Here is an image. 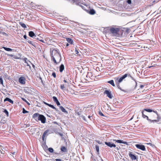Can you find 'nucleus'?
<instances>
[{"label":"nucleus","instance_id":"nucleus-22","mask_svg":"<svg viewBox=\"0 0 161 161\" xmlns=\"http://www.w3.org/2000/svg\"><path fill=\"white\" fill-rule=\"evenodd\" d=\"M64 69V64H61L60 66L59 67V71L60 72H63V70Z\"/></svg>","mask_w":161,"mask_h":161},{"label":"nucleus","instance_id":"nucleus-24","mask_svg":"<svg viewBox=\"0 0 161 161\" xmlns=\"http://www.w3.org/2000/svg\"><path fill=\"white\" fill-rule=\"evenodd\" d=\"M2 48L7 51H11L13 50L12 49L9 48H7L4 47H2Z\"/></svg>","mask_w":161,"mask_h":161},{"label":"nucleus","instance_id":"nucleus-33","mask_svg":"<svg viewBox=\"0 0 161 161\" xmlns=\"http://www.w3.org/2000/svg\"><path fill=\"white\" fill-rule=\"evenodd\" d=\"M48 151L50 153H53L54 151L53 149L51 147L49 148L48 149Z\"/></svg>","mask_w":161,"mask_h":161},{"label":"nucleus","instance_id":"nucleus-1","mask_svg":"<svg viewBox=\"0 0 161 161\" xmlns=\"http://www.w3.org/2000/svg\"><path fill=\"white\" fill-rule=\"evenodd\" d=\"M51 59L56 64L59 63L61 60V55L58 49H53L50 51Z\"/></svg>","mask_w":161,"mask_h":161},{"label":"nucleus","instance_id":"nucleus-47","mask_svg":"<svg viewBox=\"0 0 161 161\" xmlns=\"http://www.w3.org/2000/svg\"><path fill=\"white\" fill-rule=\"evenodd\" d=\"M76 114H77L78 115H80V112H76Z\"/></svg>","mask_w":161,"mask_h":161},{"label":"nucleus","instance_id":"nucleus-35","mask_svg":"<svg viewBox=\"0 0 161 161\" xmlns=\"http://www.w3.org/2000/svg\"><path fill=\"white\" fill-rule=\"evenodd\" d=\"M98 114H99V115H100L101 116H104V115H103V113H102V112L101 111H99Z\"/></svg>","mask_w":161,"mask_h":161},{"label":"nucleus","instance_id":"nucleus-55","mask_svg":"<svg viewBox=\"0 0 161 161\" xmlns=\"http://www.w3.org/2000/svg\"><path fill=\"white\" fill-rule=\"evenodd\" d=\"M44 103L45 104H46V105L48 106V105H49V104L45 102H44Z\"/></svg>","mask_w":161,"mask_h":161},{"label":"nucleus","instance_id":"nucleus-11","mask_svg":"<svg viewBox=\"0 0 161 161\" xmlns=\"http://www.w3.org/2000/svg\"><path fill=\"white\" fill-rule=\"evenodd\" d=\"M19 81L20 84H25V78L24 77H20L19 79Z\"/></svg>","mask_w":161,"mask_h":161},{"label":"nucleus","instance_id":"nucleus-15","mask_svg":"<svg viewBox=\"0 0 161 161\" xmlns=\"http://www.w3.org/2000/svg\"><path fill=\"white\" fill-rule=\"evenodd\" d=\"M114 141H115L116 142L120 143H123L125 144L128 145V143L124 141L123 140H113Z\"/></svg>","mask_w":161,"mask_h":161},{"label":"nucleus","instance_id":"nucleus-61","mask_svg":"<svg viewBox=\"0 0 161 161\" xmlns=\"http://www.w3.org/2000/svg\"><path fill=\"white\" fill-rule=\"evenodd\" d=\"M12 153L13 154H14L15 153V152H14Z\"/></svg>","mask_w":161,"mask_h":161},{"label":"nucleus","instance_id":"nucleus-3","mask_svg":"<svg viewBox=\"0 0 161 161\" xmlns=\"http://www.w3.org/2000/svg\"><path fill=\"white\" fill-rule=\"evenodd\" d=\"M141 113L142 114V116L143 118L144 119L146 118V119L147 120V121L149 122L150 123H158V121H159V120H153L149 119L148 118V117L145 114H146L145 113H144V111H143V110H142V111Z\"/></svg>","mask_w":161,"mask_h":161},{"label":"nucleus","instance_id":"nucleus-52","mask_svg":"<svg viewBox=\"0 0 161 161\" xmlns=\"http://www.w3.org/2000/svg\"><path fill=\"white\" fill-rule=\"evenodd\" d=\"M97 142L98 143H99V144H101L102 143L101 142H100V141H97Z\"/></svg>","mask_w":161,"mask_h":161},{"label":"nucleus","instance_id":"nucleus-36","mask_svg":"<svg viewBox=\"0 0 161 161\" xmlns=\"http://www.w3.org/2000/svg\"><path fill=\"white\" fill-rule=\"evenodd\" d=\"M28 42V43H29L30 44H31L32 45L34 46H35V45L31 41H29Z\"/></svg>","mask_w":161,"mask_h":161},{"label":"nucleus","instance_id":"nucleus-54","mask_svg":"<svg viewBox=\"0 0 161 161\" xmlns=\"http://www.w3.org/2000/svg\"><path fill=\"white\" fill-rule=\"evenodd\" d=\"M24 38L25 39H26L27 38V36L26 35H25L24 36Z\"/></svg>","mask_w":161,"mask_h":161},{"label":"nucleus","instance_id":"nucleus-16","mask_svg":"<svg viewBox=\"0 0 161 161\" xmlns=\"http://www.w3.org/2000/svg\"><path fill=\"white\" fill-rule=\"evenodd\" d=\"M53 101L56 103L58 106H59L60 105V103L59 102L57 98L56 97L53 96Z\"/></svg>","mask_w":161,"mask_h":161},{"label":"nucleus","instance_id":"nucleus-21","mask_svg":"<svg viewBox=\"0 0 161 161\" xmlns=\"http://www.w3.org/2000/svg\"><path fill=\"white\" fill-rule=\"evenodd\" d=\"M61 150L62 152H66L67 150L66 148L64 146H62L61 148Z\"/></svg>","mask_w":161,"mask_h":161},{"label":"nucleus","instance_id":"nucleus-62","mask_svg":"<svg viewBox=\"0 0 161 161\" xmlns=\"http://www.w3.org/2000/svg\"><path fill=\"white\" fill-rule=\"evenodd\" d=\"M80 6L82 7V8H83L84 7L83 6Z\"/></svg>","mask_w":161,"mask_h":161},{"label":"nucleus","instance_id":"nucleus-26","mask_svg":"<svg viewBox=\"0 0 161 161\" xmlns=\"http://www.w3.org/2000/svg\"><path fill=\"white\" fill-rule=\"evenodd\" d=\"M108 83H109L112 86H115V84L114 83V80H111L109 81L108 82Z\"/></svg>","mask_w":161,"mask_h":161},{"label":"nucleus","instance_id":"nucleus-32","mask_svg":"<svg viewBox=\"0 0 161 161\" xmlns=\"http://www.w3.org/2000/svg\"><path fill=\"white\" fill-rule=\"evenodd\" d=\"M3 112L6 114L7 116H8V112L6 109H4Z\"/></svg>","mask_w":161,"mask_h":161},{"label":"nucleus","instance_id":"nucleus-46","mask_svg":"<svg viewBox=\"0 0 161 161\" xmlns=\"http://www.w3.org/2000/svg\"><path fill=\"white\" fill-rule=\"evenodd\" d=\"M131 79H132V80H133L135 82L136 85V80L133 77H131Z\"/></svg>","mask_w":161,"mask_h":161},{"label":"nucleus","instance_id":"nucleus-37","mask_svg":"<svg viewBox=\"0 0 161 161\" xmlns=\"http://www.w3.org/2000/svg\"><path fill=\"white\" fill-rule=\"evenodd\" d=\"M116 83L117 85V86L118 87V88L119 89H120V90H122L121 89V87L119 86V83Z\"/></svg>","mask_w":161,"mask_h":161},{"label":"nucleus","instance_id":"nucleus-19","mask_svg":"<svg viewBox=\"0 0 161 161\" xmlns=\"http://www.w3.org/2000/svg\"><path fill=\"white\" fill-rule=\"evenodd\" d=\"M59 108L62 111V112L66 114H68V112L62 106H59Z\"/></svg>","mask_w":161,"mask_h":161},{"label":"nucleus","instance_id":"nucleus-13","mask_svg":"<svg viewBox=\"0 0 161 161\" xmlns=\"http://www.w3.org/2000/svg\"><path fill=\"white\" fill-rule=\"evenodd\" d=\"M29 35L30 37H32L34 39L36 38V36L35 35L34 32L32 31H30L29 32Z\"/></svg>","mask_w":161,"mask_h":161},{"label":"nucleus","instance_id":"nucleus-6","mask_svg":"<svg viewBox=\"0 0 161 161\" xmlns=\"http://www.w3.org/2000/svg\"><path fill=\"white\" fill-rule=\"evenodd\" d=\"M38 120L41 121L42 123L44 124L46 123V118L43 115L41 114L38 117Z\"/></svg>","mask_w":161,"mask_h":161},{"label":"nucleus","instance_id":"nucleus-17","mask_svg":"<svg viewBox=\"0 0 161 161\" xmlns=\"http://www.w3.org/2000/svg\"><path fill=\"white\" fill-rule=\"evenodd\" d=\"M49 132V130H47L45 131V132L43 133L42 136V140L44 141V138L45 136L46 135V134L47 133Z\"/></svg>","mask_w":161,"mask_h":161},{"label":"nucleus","instance_id":"nucleus-39","mask_svg":"<svg viewBox=\"0 0 161 161\" xmlns=\"http://www.w3.org/2000/svg\"><path fill=\"white\" fill-rule=\"evenodd\" d=\"M0 82L1 84H3V80L1 77H0Z\"/></svg>","mask_w":161,"mask_h":161},{"label":"nucleus","instance_id":"nucleus-27","mask_svg":"<svg viewBox=\"0 0 161 161\" xmlns=\"http://www.w3.org/2000/svg\"><path fill=\"white\" fill-rule=\"evenodd\" d=\"M95 11L93 9H91L89 12V13L93 15L95 14Z\"/></svg>","mask_w":161,"mask_h":161},{"label":"nucleus","instance_id":"nucleus-56","mask_svg":"<svg viewBox=\"0 0 161 161\" xmlns=\"http://www.w3.org/2000/svg\"><path fill=\"white\" fill-rule=\"evenodd\" d=\"M147 144H148V145H150V146H151L152 145V144L151 143H147Z\"/></svg>","mask_w":161,"mask_h":161},{"label":"nucleus","instance_id":"nucleus-10","mask_svg":"<svg viewBox=\"0 0 161 161\" xmlns=\"http://www.w3.org/2000/svg\"><path fill=\"white\" fill-rule=\"evenodd\" d=\"M23 61H24L25 63L27 64V65L29 67V68L30 69H31V67L30 65V64H31V62L29 60H28L26 58H25L23 59Z\"/></svg>","mask_w":161,"mask_h":161},{"label":"nucleus","instance_id":"nucleus-57","mask_svg":"<svg viewBox=\"0 0 161 161\" xmlns=\"http://www.w3.org/2000/svg\"><path fill=\"white\" fill-rule=\"evenodd\" d=\"M29 105H30V104L27 101V102H26Z\"/></svg>","mask_w":161,"mask_h":161},{"label":"nucleus","instance_id":"nucleus-7","mask_svg":"<svg viewBox=\"0 0 161 161\" xmlns=\"http://www.w3.org/2000/svg\"><path fill=\"white\" fill-rule=\"evenodd\" d=\"M129 156L133 161H137V158L134 154L130 152L128 154Z\"/></svg>","mask_w":161,"mask_h":161},{"label":"nucleus","instance_id":"nucleus-59","mask_svg":"<svg viewBox=\"0 0 161 161\" xmlns=\"http://www.w3.org/2000/svg\"><path fill=\"white\" fill-rule=\"evenodd\" d=\"M91 116H88V118L89 119H90V118H91Z\"/></svg>","mask_w":161,"mask_h":161},{"label":"nucleus","instance_id":"nucleus-9","mask_svg":"<svg viewBox=\"0 0 161 161\" xmlns=\"http://www.w3.org/2000/svg\"><path fill=\"white\" fill-rule=\"evenodd\" d=\"M104 94H106L108 97L109 98H112L113 96H112L111 92L109 91L106 90H105L104 92Z\"/></svg>","mask_w":161,"mask_h":161},{"label":"nucleus","instance_id":"nucleus-31","mask_svg":"<svg viewBox=\"0 0 161 161\" xmlns=\"http://www.w3.org/2000/svg\"><path fill=\"white\" fill-rule=\"evenodd\" d=\"M97 152V154H99V147L97 145H96L95 146Z\"/></svg>","mask_w":161,"mask_h":161},{"label":"nucleus","instance_id":"nucleus-34","mask_svg":"<svg viewBox=\"0 0 161 161\" xmlns=\"http://www.w3.org/2000/svg\"><path fill=\"white\" fill-rule=\"evenodd\" d=\"M28 112L24 108H23V111L22 113L23 114H25L26 113H28Z\"/></svg>","mask_w":161,"mask_h":161},{"label":"nucleus","instance_id":"nucleus-28","mask_svg":"<svg viewBox=\"0 0 161 161\" xmlns=\"http://www.w3.org/2000/svg\"><path fill=\"white\" fill-rule=\"evenodd\" d=\"M48 106H49V107H51V108H52L55 109L56 111H58V109H57V108H56L53 105H52V104H49V105H48Z\"/></svg>","mask_w":161,"mask_h":161},{"label":"nucleus","instance_id":"nucleus-38","mask_svg":"<svg viewBox=\"0 0 161 161\" xmlns=\"http://www.w3.org/2000/svg\"><path fill=\"white\" fill-rule=\"evenodd\" d=\"M52 75L54 78H56V73L55 72H53Z\"/></svg>","mask_w":161,"mask_h":161},{"label":"nucleus","instance_id":"nucleus-51","mask_svg":"<svg viewBox=\"0 0 161 161\" xmlns=\"http://www.w3.org/2000/svg\"><path fill=\"white\" fill-rule=\"evenodd\" d=\"M64 81L65 82V83H68V81H67V80H65L64 79Z\"/></svg>","mask_w":161,"mask_h":161},{"label":"nucleus","instance_id":"nucleus-53","mask_svg":"<svg viewBox=\"0 0 161 161\" xmlns=\"http://www.w3.org/2000/svg\"><path fill=\"white\" fill-rule=\"evenodd\" d=\"M31 64H32V66L33 67L34 69H35V65H34V64H32V63Z\"/></svg>","mask_w":161,"mask_h":161},{"label":"nucleus","instance_id":"nucleus-45","mask_svg":"<svg viewBox=\"0 0 161 161\" xmlns=\"http://www.w3.org/2000/svg\"><path fill=\"white\" fill-rule=\"evenodd\" d=\"M22 98V100L23 101H24V102H27V100H26L24 98Z\"/></svg>","mask_w":161,"mask_h":161},{"label":"nucleus","instance_id":"nucleus-8","mask_svg":"<svg viewBox=\"0 0 161 161\" xmlns=\"http://www.w3.org/2000/svg\"><path fill=\"white\" fill-rule=\"evenodd\" d=\"M135 146L137 148L141 150L142 151H145L146 150L145 146L141 144H136L135 145Z\"/></svg>","mask_w":161,"mask_h":161},{"label":"nucleus","instance_id":"nucleus-4","mask_svg":"<svg viewBox=\"0 0 161 161\" xmlns=\"http://www.w3.org/2000/svg\"><path fill=\"white\" fill-rule=\"evenodd\" d=\"M109 30L113 35L115 36L118 33L119 30L117 28L111 27L110 28Z\"/></svg>","mask_w":161,"mask_h":161},{"label":"nucleus","instance_id":"nucleus-44","mask_svg":"<svg viewBox=\"0 0 161 161\" xmlns=\"http://www.w3.org/2000/svg\"><path fill=\"white\" fill-rule=\"evenodd\" d=\"M115 149H116L117 150H119L120 148V147H115Z\"/></svg>","mask_w":161,"mask_h":161},{"label":"nucleus","instance_id":"nucleus-5","mask_svg":"<svg viewBox=\"0 0 161 161\" xmlns=\"http://www.w3.org/2000/svg\"><path fill=\"white\" fill-rule=\"evenodd\" d=\"M127 77V75L125 74L119 78L118 77H115L114 78L115 81L116 83H120L124 79Z\"/></svg>","mask_w":161,"mask_h":161},{"label":"nucleus","instance_id":"nucleus-50","mask_svg":"<svg viewBox=\"0 0 161 161\" xmlns=\"http://www.w3.org/2000/svg\"><path fill=\"white\" fill-rule=\"evenodd\" d=\"M13 57H14V58L15 59H18L19 58L16 56L14 55Z\"/></svg>","mask_w":161,"mask_h":161},{"label":"nucleus","instance_id":"nucleus-18","mask_svg":"<svg viewBox=\"0 0 161 161\" xmlns=\"http://www.w3.org/2000/svg\"><path fill=\"white\" fill-rule=\"evenodd\" d=\"M66 39L67 42L70 44H73V41L71 38H66Z\"/></svg>","mask_w":161,"mask_h":161},{"label":"nucleus","instance_id":"nucleus-41","mask_svg":"<svg viewBox=\"0 0 161 161\" xmlns=\"http://www.w3.org/2000/svg\"><path fill=\"white\" fill-rule=\"evenodd\" d=\"M131 0H128L127 1V3H128V4H130L131 3Z\"/></svg>","mask_w":161,"mask_h":161},{"label":"nucleus","instance_id":"nucleus-23","mask_svg":"<svg viewBox=\"0 0 161 161\" xmlns=\"http://www.w3.org/2000/svg\"><path fill=\"white\" fill-rule=\"evenodd\" d=\"M157 116L155 114H151L150 115V117L152 119H153L155 118L156 116Z\"/></svg>","mask_w":161,"mask_h":161},{"label":"nucleus","instance_id":"nucleus-2","mask_svg":"<svg viewBox=\"0 0 161 161\" xmlns=\"http://www.w3.org/2000/svg\"><path fill=\"white\" fill-rule=\"evenodd\" d=\"M144 111H147L148 112H153L155 114L157 115V119L156 120H158L159 121H158V123L159 122L161 121V117L159 114L158 113L157 111L156 110H154L149 108H145L143 110Z\"/></svg>","mask_w":161,"mask_h":161},{"label":"nucleus","instance_id":"nucleus-48","mask_svg":"<svg viewBox=\"0 0 161 161\" xmlns=\"http://www.w3.org/2000/svg\"><path fill=\"white\" fill-rule=\"evenodd\" d=\"M56 161H61V160L60 159H56Z\"/></svg>","mask_w":161,"mask_h":161},{"label":"nucleus","instance_id":"nucleus-49","mask_svg":"<svg viewBox=\"0 0 161 161\" xmlns=\"http://www.w3.org/2000/svg\"><path fill=\"white\" fill-rule=\"evenodd\" d=\"M81 117H82V119L84 120H85V117L83 116V115H82L81 116Z\"/></svg>","mask_w":161,"mask_h":161},{"label":"nucleus","instance_id":"nucleus-12","mask_svg":"<svg viewBox=\"0 0 161 161\" xmlns=\"http://www.w3.org/2000/svg\"><path fill=\"white\" fill-rule=\"evenodd\" d=\"M105 143L108 146L110 147H116V145L115 144L110 142H105Z\"/></svg>","mask_w":161,"mask_h":161},{"label":"nucleus","instance_id":"nucleus-29","mask_svg":"<svg viewBox=\"0 0 161 161\" xmlns=\"http://www.w3.org/2000/svg\"><path fill=\"white\" fill-rule=\"evenodd\" d=\"M60 88L63 90H65L66 89L65 86H64V84L61 85L60 86Z\"/></svg>","mask_w":161,"mask_h":161},{"label":"nucleus","instance_id":"nucleus-40","mask_svg":"<svg viewBox=\"0 0 161 161\" xmlns=\"http://www.w3.org/2000/svg\"><path fill=\"white\" fill-rule=\"evenodd\" d=\"M125 75H127V77H130L131 78L132 77L130 74H125Z\"/></svg>","mask_w":161,"mask_h":161},{"label":"nucleus","instance_id":"nucleus-20","mask_svg":"<svg viewBox=\"0 0 161 161\" xmlns=\"http://www.w3.org/2000/svg\"><path fill=\"white\" fill-rule=\"evenodd\" d=\"M6 101H8L10 103H11L12 104L13 103V101L11 99L9 98L6 97V98L4 99V101L5 102Z\"/></svg>","mask_w":161,"mask_h":161},{"label":"nucleus","instance_id":"nucleus-42","mask_svg":"<svg viewBox=\"0 0 161 161\" xmlns=\"http://www.w3.org/2000/svg\"><path fill=\"white\" fill-rule=\"evenodd\" d=\"M75 53L76 54H78L79 53V52L77 50L76 48H75Z\"/></svg>","mask_w":161,"mask_h":161},{"label":"nucleus","instance_id":"nucleus-43","mask_svg":"<svg viewBox=\"0 0 161 161\" xmlns=\"http://www.w3.org/2000/svg\"><path fill=\"white\" fill-rule=\"evenodd\" d=\"M7 55L8 56H10V57H13L14 56V55H13V54H8Z\"/></svg>","mask_w":161,"mask_h":161},{"label":"nucleus","instance_id":"nucleus-14","mask_svg":"<svg viewBox=\"0 0 161 161\" xmlns=\"http://www.w3.org/2000/svg\"><path fill=\"white\" fill-rule=\"evenodd\" d=\"M41 114L37 113H36L33 114V118L36 121H37L38 119V117Z\"/></svg>","mask_w":161,"mask_h":161},{"label":"nucleus","instance_id":"nucleus-58","mask_svg":"<svg viewBox=\"0 0 161 161\" xmlns=\"http://www.w3.org/2000/svg\"><path fill=\"white\" fill-rule=\"evenodd\" d=\"M69 44L68 43H67L66 44V46L67 47V46H69Z\"/></svg>","mask_w":161,"mask_h":161},{"label":"nucleus","instance_id":"nucleus-30","mask_svg":"<svg viewBox=\"0 0 161 161\" xmlns=\"http://www.w3.org/2000/svg\"><path fill=\"white\" fill-rule=\"evenodd\" d=\"M35 39H36L37 40H38L39 41L42 42H43V43H45V42L44 41V40H42V38H41V37L38 38V37H36V38H35Z\"/></svg>","mask_w":161,"mask_h":161},{"label":"nucleus","instance_id":"nucleus-60","mask_svg":"<svg viewBox=\"0 0 161 161\" xmlns=\"http://www.w3.org/2000/svg\"><path fill=\"white\" fill-rule=\"evenodd\" d=\"M143 86L142 85H141L140 86V87H142Z\"/></svg>","mask_w":161,"mask_h":161},{"label":"nucleus","instance_id":"nucleus-25","mask_svg":"<svg viewBox=\"0 0 161 161\" xmlns=\"http://www.w3.org/2000/svg\"><path fill=\"white\" fill-rule=\"evenodd\" d=\"M19 25L24 28H26V26L22 22H19Z\"/></svg>","mask_w":161,"mask_h":161}]
</instances>
